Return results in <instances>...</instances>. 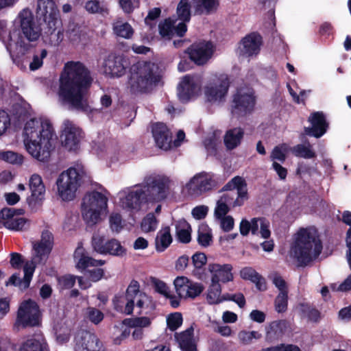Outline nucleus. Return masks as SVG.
<instances>
[{
    "mask_svg": "<svg viewBox=\"0 0 351 351\" xmlns=\"http://www.w3.org/2000/svg\"><path fill=\"white\" fill-rule=\"evenodd\" d=\"M92 82L90 71L82 63L67 62L60 77L58 92L60 101L69 109L90 112L88 91Z\"/></svg>",
    "mask_w": 351,
    "mask_h": 351,
    "instance_id": "1",
    "label": "nucleus"
},
{
    "mask_svg": "<svg viewBox=\"0 0 351 351\" xmlns=\"http://www.w3.org/2000/svg\"><path fill=\"white\" fill-rule=\"evenodd\" d=\"M54 129L49 119L38 117L27 119L24 123L22 138L27 153L38 161L49 160L52 150Z\"/></svg>",
    "mask_w": 351,
    "mask_h": 351,
    "instance_id": "2",
    "label": "nucleus"
},
{
    "mask_svg": "<svg viewBox=\"0 0 351 351\" xmlns=\"http://www.w3.org/2000/svg\"><path fill=\"white\" fill-rule=\"evenodd\" d=\"M14 25L19 29L11 31L10 33L12 44V53L16 56L19 64V59L29 52L32 48V43L39 40L42 35V28L36 22L32 12L25 8L19 12L14 21Z\"/></svg>",
    "mask_w": 351,
    "mask_h": 351,
    "instance_id": "3",
    "label": "nucleus"
},
{
    "mask_svg": "<svg viewBox=\"0 0 351 351\" xmlns=\"http://www.w3.org/2000/svg\"><path fill=\"white\" fill-rule=\"evenodd\" d=\"M53 245V237L48 230L42 232L40 241L32 243V257L31 263H27L23 267L24 277L21 279L19 274H14L6 282L5 285H14L23 290L29 287L35 267L45 264Z\"/></svg>",
    "mask_w": 351,
    "mask_h": 351,
    "instance_id": "4",
    "label": "nucleus"
},
{
    "mask_svg": "<svg viewBox=\"0 0 351 351\" xmlns=\"http://www.w3.org/2000/svg\"><path fill=\"white\" fill-rule=\"evenodd\" d=\"M160 80L158 66L153 62L141 61L130 69L128 88L134 94L147 93L156 87Z\"/></svg>",
    "mask_w": 351,
    "mask_h": 351,
    "instance_id": "5",
    "label": "nucleus"
},
{
    "mask_svg": "<svg viewBox=\"0 0 351 351\" xmlns=\"http://www.w3.org/2000/svg\"><path fill=\"white\" fill-rule=\"evenodd\" d=\"M322 249L317 230L313 228H301L295 234L291 255L300 263L306 264L316 258Z\"/></svg>",
    "mask_w": 351,
    "mask_h": 351,
    "instance_id": "6",
    "label": "nucleus"
},
{
    "mask_svg": "<svg viewBox=\"0 0 351 351\" xmlns=\"http://www.w3.org/2000/svg\"><path fill=\"white\" fill-rule=\"evenodd\" d=\"M225 189L230 191L224 193L217 201L215 208L216 219L226 216L230 208L241 206L247 199V189L245 180L239 176L233 178L226 186Z\"/></svg>",
    "mask_w": 351,
    "mask_h": 351,
    "instance_id": "7",
    "label": "nucleus"
},
{
    "mask_svg": "<svg viewBox=\"0 0 351 351\" xmlns=\"http://www.w3.org/2000/svg\"><path fill=\"white\" fill-rule=\"evenodd\" d=\"M108 192L93 191L86 193L82 199V215L88 226L101 222L108 212Z\"/></svg>",
    "mask_w": 351,
    "mask_h": 351,
    "instance_id": "8",
    "label": "nucleus"
},
{
    "mask_svg": "<svg viewBox=\"0 0 351 351\" xmlns=\"http://www.w3.org/2000/svg\"><path fill=\"white\" fill-rule=\"evenodd\" d=\"M82 167H70L62 171L56 180L57 194L63 201H71L76 197L84 176Z\"/></svg>",
    "mask_w": 351,
    "mask_h": 351,
    "instance_id": "9",
    "label": "nucleus"
},
{
    "mask_svg": "<svg viewBox=\"0 0 351 351\" xmlns=\"http://www.w3.org/2000/svg\"><path fill=\"white\" fill-rule=\"evenodd\" d=\"M255 104L254 90L248 86L241 87L233 96L231 113L236 117L245 116L254 110Z\"/></svg>",
    "mask_w": 351,
    "mask_h": 351,
    "instance_id": "10",
    "label": "nucleus"
},
{
    "mask_svg": "<svg viewBox=\"0 0 351 351\" xmlns=\"http://www.w3.org/2000/svg\"><path fill=\"white\" fill-rule=\"evenodd\" d=\"M40 323L41 312L37 303L32 300L22 302L17 311L15 326L35 327L40 326Z\"/></svg>",
    "mask_w": 351,
    "mask_h": 351,
    "instance_id": "11",
    "label": "nucleus"
},
{
    "mask_svg": "<svg viewBox=\"0 0 351 351\" xmlns=\"http://www.w3.org/2000/svg\"><path fill=\"white\" fill-rule=\"evenodd\" d=\"M170 180L163 175H151L147 176L141 186L145 191L147 199L152 201H160L165 198Z\"/></svg>",
    "mask_w": 351,
    "mask_h": 351,
    "instance_id": "12",
    "label": "nucleus"
},
{
    "mask_svg": "<svg viewBox=\"0 0 351 351\" xmlns=\"http://www.w3.org/2000/svg\"><path fill=\"white\" fill-rule=\"evenodd\" d=\"M120 206L130 211L137 212L142 209L147 197L145 191L141 185L126 188L118 193Z\"/></svg>",
    "mask_w": 351,
    "mask_h": 351,
    "instance_id": "13",
    "label": "nucleus"
},
{
    "mask_svg": "<svg viewBox=\"0 0 351 351\" xmlns=\"http://www.w3.org/2000/svg\"><path fill=\"white\" fill-rule=\"evenodd\" d=\"M229 80L225 74L213 75L204 88L206 99L213 103L221 101L228 93Z\"/></svg>",
    "mask_w": 351,
    "mask_h": 351,
    "instance_id": "14",
    "label": "nucleus"
},
{
    "mask_svg": "<svg viewBox=\"0 0 351 351\" xmlns=\"http://www.w3.org/2000/svg\"><path fill=\"white\" fill-rule=\"evenodd\" d=\"M216 185L213 175L201 172L192 177L183 186L182 191L189 195L197 197L212 190Z\"/></svg>",
    "mask_w": 351,
    "mask_h": 351,
    "instance_id": "15",
    "label": "nucleus"
},
{
    "mask_svg": "<svg viewBox=\"0 0 351 351\" xmlns=\"http://www.w3.org/2000/svg\"><path fill=\"white\" fill-rule=\"evenodd\" d=\"M62 145L69 151L78 149L80 143L83 138L81 128L70 120H64L61 134Z\"/></svg>",
    "mask_w": 351,
    "mask_h": 351,
    "instance_id": "16",
    "label": "nucleus"
},
{
    "mask_svg": "<svg viewBox=\"0 0 351 351\" xmlns=\"http://www.w3.org/2000/svg\"><path fill=\"white\" fill-rule=\"evenodd\" d=\"M202 77L198 75L184 76L178 87V97L182 102H187L200 91Z\"/></svg>",
    "mask_w": 351,
    "mask_h": 351,
    "instance_id": "17",
    "label": "nucleus"
},
{
    "mask_svg": "<svg viewBox=\"0 0 351 351\" xmlns=\"http://www.w3.org/2000/svg\"><path fill=\"white\" fill-rule=\"evenodd\" d=\"M173 285L178 297L184 300L195 298L204 289L201 283L193 282L185 276L176 278Z\"/></svg>",
    "mask_w": 351,
    "mask_h": 351,
    "instance_id": "18",
    "label": "nucleus"
},
{
    "mask_svg": "<svg viewBox=\"0 0 351 351\" xmlns=\"http://www.w3.org/2000/svg\"><path fill=\"white\" fill-rule=\"evenodd\" d=\"M213 45L210 42H199L193 44L188 49L190 59L197 65L206 64L212 57Z\"/></svg>",
    "mask_w": 351,
    "mask_h": 351,
    "instance_id": "19",
    "label": "nucleus"
},
{
    "mask_svg": "<svg viewBox=\"0 0 351 351\" xmlns=\"http://www.w3.org/2000/svg\"><path fill=\"white\" fill-rule=\"evenodd\" d=\"M36 12L50 28L58 23L59 10L55 0H37Z\"/></svg>",
    "mask_w": 351,
    "mask_h": 351,
    "instance_id": "20",
    "label": "nucleus"
},
{
    "mask_svg": "<svg viewBox=\"0 0 351 351\" xmlns=\"http://www.w3.org/2000/svg\"><path fill=\"white\" fill-rule=\"evenodd\" d=\"M29 188L31 196L27 199V202L32 209H36L40 204L45 194V186L40 175L34 173L31 176Z\"/></svg>",
    "mask_w": 351,
    "mask_h": 351,
    "instance_id": "21",
    "label": "nucleus"
},
{
    "mask_svg": "<svg viewBox=\"0 0 351 351\" xmlns=\"http://www.w3.org/2000/svg\"><path fill=\"white\" fill-rule=\"evenodd\" d=\"M125 61L121 56L109 54L103 64L104 72L111 77H121L125 73Z\"/></svg>",
    "mask_w": 351,
    "mask_h": 351,
    "instance_id": "22",
    "label": "nucleus"
},
{
    "mask_svg": "<svg viewBox=\"0 0 351 351\" xmlns=\"http://www.w3.org/2000/svg\"><path fill=\"white\" fill-rule=\"evenodd\" d=\"M75 351H106V350L95 335L83 332L76 338Z\"/></svg>",
    "mask_w": 351,
    "mask_h": 351,
    "instance_id": "23",
    "label": "nucleus"
},
{
    "mask_svg": "<svg viewBox=\"0 0 351 351\" xmlns=\"http://www.w3.org/2000/svg\"><path fill=\"white\" fill-rule=\"evenodd\" d=\"M152 134L156 145L159 148L168 150L172 147L171 133L164 123H154L152 125Z\"/></svg>",
    "mask_w": 351,
    "mask_h": 351,
    "instance_id": "24",
    "label": "nucleus"
},
{
    "mask_svg": "<svg viewBox=\"0 0 351 351\" xmlns=\"http://www.w3.org/2000/svg\"><path fill=\"white\" fill-rule=\"evenodd\" d=\"M262 43L260 35L252 33L244 37L239 45L241 54L245 56H252L258 53Z\"/></svg>",
    "mask_w": 351,
    "mask_h": 351,
    "instance_id": "25",
    "label": "nucleus"
},
{
    "mask_svg": "<svg viewBox=\"0 0 351 351\" xmlns=\"http://www.w3.org/2000/svg\"><path fill=\"white\" fill-rule=\"evenodd\" d=\"M232 267L230 264L220 265L213 263L208 265V271L211 273V281L219 283L227 282L233 280Z\"/></svg>",
    "mask_w": 351,
    "mask_h": 351,
    "instance_id": "26",
    "label": "nucleus"
},
{
    "mask_svg": "<svg viewBox=\"0 0 351 351\" xmlns=\"http://www.w3.org/2000/svg\"><path fill=\"white\" fill-rule=\"evenodd\" d=\"M311 123V128H306L305 133L308 135L319 138L326 132L328 125L324 114L320 112L313 113L308 118Z\"/></svg>",
    "mask_w": 351,
    "mask_h": 351,
    "instance_id": "27",
    "label": "nucleus"
},
{
    "mask_svg": "<svg viewBox=\"0 0 351 351\" xmlns=\"http://www.w3.org/2000/svg\"><path fill=\"white\" fill-rule=\"evenodd\" d=\"M186 25L184 23H178L177 20L166 19L159 25L160 34L167 39L171 38L175 34L182 36L186 32Z\"/></svg>",
    "mask_w": 351,
    "mask_h": 351,
    "instance_id": "28",
    "label": "nucleus"
},
{
    "mask_svg": "<svg viewBox=\"0 0 351 351\" xmlns=\"http://www.w3.org/2000/svg\"><path fill=\"white\" fill-rule=\"evenodd\" d=\"M17 210L12 208H5L1 210L0 216L5 221V228L12 230H21L26 224L27 221L22 217H14Z\"/></svg>",
    "mask_w": 351,
    "mask_h": 351,
    "instance_id": "29",
    "label": "nucleus"
},
{
    "mask_svg": "<svg viewBox=\"0 0 351 351\" xmlns=\"http://www.w3.org/2000/svg\"><path fill=\"white\" fill-rule=\"evenodd\" d=\"M73 257L78 269H84L88 267H97L105 264V261L103 260H96L88 256L81 243L75 250Z\"/></svg>",
    "mask_w": 351,
    "mask_h": 351,
    "instance_id": "30",
    "label": "nucleus"
},
{
    "mask_svg": "<svg viewBox=\"0 0 351 351\" xmlns=\"http://www.w3.org/2000/svg\"><path fill=\"white\" fill-rule=\"evenodd\" d=\"M136 285L130 284L125 295L117 296L114 299L115 308L126 315L132 313V294L135 292Z\"/></svg>",
    "mask_w": 351,
    "mask_h": 351,
    "instance_id": "31",
    "label": "nucleus"
},
{
    "mask_svg": "<svg viewBox=\"0 0 351 351\" xmlns=\"http://www.w3.org/2000/svg\"><path fill=\"white\" fill-rule=\"evenodd\" d=\"M19 351H49V349L44 336L34 334L21 344Z\"/></svg>",
    "mask_w": 351,
    "mask_h": 351,
    "instance_id": "32",
    "label": "nucleus"
},
{
    "mask_svg": "<svg viewBox=\"0 0 351 351\" xmlns=\"http://www.w3.org/2000/svg\"><path fill=\"white\" fill-rule=\"evenodd\" d=\"M244 136V130L240 127L228 130L224 136V145L227 149L232 150L239 146Z\"/></svg>",
    "mask_w": 351,
    "mask_h": 351,
    "instance_id": "33",
    "label": "nucleus"
},
{
    "mask_svg": "<svg viewBox=\"0 0 351 351\" xmlns=\"http://www.w3.org/2000/svg\"><path fill=\"white\" fill-rule=\"evenodd\" d=\"M28 52L19 59V64L17 60L15 61L16 56H14V53H12V56L14 62L19 66L21 69H26L27 65L29 64V69L31 71H35L39 69L43 65V60L47 56V52L45 49H43L40 55H34L32 61L27 60V54Z\"/></svg>",
    "mask_w": 351,
    "mask_h": 351,
    "instance_id": "34",
    "label": "nucleus"
},
{
    "mask_svg": "<svg viewBox=\"0 0 351 351\" xmlns=\"http://www.w3.org/2000/svg\"><path fill=\"white\" fill-rule=\"evenodd\" d=\"M175 337L182 350L196 351L195 344L193 339L192 328H189L180 333H176Z\"/></svg>",
    "mask_w": 351,
    "mask_h": 351,
    "instance_id": "35",
    "label": "nucleus"
},
{
    "mask_svg": "<svg viewBox=\"0 0 351 351\" xmlns=\"http://www.w3.org/2000/svg\"><path fill=\"white\" fill-rule=\"evenodd\" d=\"M195 12L199 14H210L217 10L219 0H192Z\"/></svg>",
    "mask_w": 351,
    "mask_h": 351,
    "instance_id": "36",
    "label": "nucleus"
},
{
    "mask_svg": "<svg viewBox=\"0 0 351 351\" xmlns=\"http://www.w3.org/2000/svg\"><path fill=\"white\" fill-rule=\"evenodd\" d=\"M113 33L119 37L130 39L134 34L132 27L121 19H117L112 23Z\"/></svg>",
    "mask_w": 351,
    "mask_h": 351,
    "instance_id": "37",
    "label": "nucleus"
},
{
    "mask_svg": "<svg viewBox=\"0 0 351 351\" xmlns=\"http://www.w3.org/2000/svg\"><path fill=\"white\" fill-rule=\"evenodd\" d=\"M172 242V237L170 233V228H162L157 234L156 239V249L162 252L167 249Z\"/></svg>",
    "mask_w": 351,
    "mask_h": 351,
    "instance_id": "38",
    "label": "nucleus"
},
{
    "mask_svg": "<svg viewBox=\"0 0 351 351\" xmlns=\"http://www.w3.org/2000/svg\"><path fill=\"white\" fill-rule=\"evenodd\" d=\"M176 236L178 239L184 243H187L191 240V228L189 223L184 219H180L176 224Z\"/></svg>",
    "mask_w": 351,
    "mask_h": 351,
    "instance_id": "39",
    "label": "nucleus"
},
{
    "mask_svg": "<svg viewBox=\"0 0 351 351\" xmlns=\"http://www.w3.org/2000/svg\"><path fill=\"white\" fill-rule=\"evenodd\" d=\"M295 310L302 317L313 322H317L320 317L319 311L308 304L300 303L295 306Z\"/></svg>",
    "mask_w": 351,
    "mask_h": 351,
    "instance_id": "40",
    "label": "nucleus"
},
{
    "mask_svg": "<svg viewBox=\"0 0 351 351\" xmlns=\"http://www.w3.org/2000/svg\"><path fill=\"white\" fill-rule=\"evenodd\" d=\"M221 289L219 283L211 281L207 293V301L210 304H219L225 300V295H221Z\"/></svg>",
    "mask_w": 351,
    "mask_h": 351,
    "instance_id": "41",
    "label": "nucleus"
},
{
    "mask_svg": "<svg viewBox=\"0 0 351 351\" xmlns=\"http://www.w3.org/2000/svg\"><path fill=\"white\" fill-rule=\"evenodd\" d=\"M253 234H261L264 239L270 237L269 222L265 218H254Z\"/></svg>",
    "mask_w": 351,
    "mask_h": 351,
    "instance_id": "42",
    "label": "nucleus"
},
{
    "mask_svg": "<svg viewBox=\"0 0 351 351\" xmlns=\"http://www.w3.org/2000/svg\"><path fill=\"white\" fill-rule=\"evenodd\" d=\"M290 151L296 157L306 159L313 158L316 156L315 152L313 150L311 145L308 143L296 145L290 148Z\"/></svg>",
    "mask_w": 351,
    "mask_h": 351,
    "instance_id": "43",
    "label": "nucleus"
},
{
    "mask_svg": "<svg viewBox=\"0 0 351 351\" xmlns=\"http://www.w3.org/2000/svg\"><path fill=\"white\" fill-rule=\"evenodd\" d=\"M197 242L203 247H208L213 242L211 229L206 223H202L199 226L197 230Z\"/></svg>",
    "mask_w": 351,
    "mask_h": 351,
    "instance_id": "44",
    "label": "nucleus"
},
{
    "mask_svg": "<svg viewBox=\"0 0 351 351\" xmlns=\"http://www.w3.org/2000/svg\"><path fill=\"white\" fill-rule=\"evenodd\" d=\"M125 254V249L121 245V243L112 239L106 242L104 254H110L115 256H121Z\"/></svg>",
    "mask_w": 351,
    "mask_h": 351,
    "instance_id": "45",
    "label": "nucleus"
},
{
    "mask_svg": "<svg viewBox=\"0 0 351 351\" xmlns=\"http://www.w3.org/2000/svg\"><path fill=\"white\" fill-rule=\"evenodd\" d=\"M131 284H134L136 285V289L135 292L132 294V310L134 309V304L139 308H143L146 304H147L149 302V298L148 296L140 291L139 290V284L136 280H132L131 282Z\"/></svg>",
    "mask_w": 351,
    "mask_h": 351,
    "instance_id": "46",
    "label": "nucleus"
},
{
    "mask_svg": "<svg viewBox=\"0 0 351 351\" xmlns=\"http://www.w3.org/2000/svg\"><path fill=\"white\" fill-rule=\"evenodd\" d=\"M177 16L180 21L186 25L191 18V5L188 0H180L177 7Z\"/></svg>",
    "mask_w": 351,
    "mask_h": 351,
    "instance_id": "47",
    "label": "nucleus"
},
{
    "mask_svg": "<svg viewBox=\"0 0 351 351\" xmlns=\"http://www.w3.org/2000/svg\"><path fill=\"white\" fill-rule=\"evenodd\" d=\"M158 221L153 213H148L141 222V230L144 233L154 232L158 227Z\"/></svg>",
    "mask_w": 351,
    "mask_h": 351,
    "instance_id": "48",
    "label": "nucleus"
},
{
    "mask_svg": "<svg viewBox=\"0 0 351 351\" xmlns=\"http://www.w3.org/2000/svg\"><path fill=\"white\" fill-rule=\"evenodd\" d=\"M289 150H290V148L287 144L283 143L278 145L273 149L270 158L273 162H276V160L283 162L286 159V156Z\"/></svg>",
    "mask_w": 351,
    "mask_h": 351,
    "instance_id": "49",
    "label": "nucleus"
},
{
    "mask_svg": "<svg viewBox=\"0 0 351 351\" xmlns=\"http://www.w3.org/2000/svg\"><path fill=\"white\" fill-rule=\"evenodd\" d=\"M86 10L90 13H103L108 11L107 4L101 1L90 0L86 2Z\"/></svg>",
    "mask_w": 351,
    "mask_h": 351,
    "instance_id": "50",
    "label": "nucleus"
},
{
    "mask_svg": "<svg viewBox=\"0 0 351 351\" xmlns=\"http://www.w3.org/2000/svg\"><path fill=\"white\" fill-rule=\"evenodd\" d=\"M152 320L148 317H139L134 318L125 319V324L132 328H143L149 327L151 325Z\"/></svg>",
    "mask_w": 351,
    "mask_h": 351,
    "instance_id": "51",
    "label": "nucleus"
},
{
    "mask_svg": "<svg viewBox=\"0 0 351 351\" xmlns=\"http://www.w3.org/2000/svg\"><path fill=\"white\" fill-rule=\"evenodd\" d=\"M0 159L13 165H21L23 162L21 154L12 151L0 152Z\"/></svg>",
    "mask_w": 351,
    "mask_h": 351,
    "instance_id": "52",
    "label": "nucleus"
},
{
    "mask_svg": "<svg viewBox=\"0 0 351 351\" xmlns=\"http://www.w3.org/2000/svg\"><path fill=\"white\" fill-rule=\"evenodd\" d=\"M48 27L49 29H51L49 38H45V42L51 45V46H58L63 40L64 39V32L62 30H58L57 32L55 31L56 25L53 28H50L49 26Z\"/></svg>",
    "mask_w": 351,
    "mask_h": 351,
    "instance_id": "53",
    "label": "nucleus"
},
{
    "mask_svg": "<svg viewBox=\"0 0 351 351\" xmlns=\"http://www.w3.org/2000/svg\"><path fill=\"white\" fill-rule=\"evenodd\" d=\"M288 305V292H281L278 294L274 301L275 309L278 313L285 312Z\"/></svg>",
    "mask_w": 351,
    "mask_h": 351,
    "instance_id": "54",
    "label": "nucleus"
},
{
    "mask_svg": "<svg viewBox=\"0 0 351 351\" xmlns=\"http://www.w3.org/2000/svg\"><path fill=\"white\" fill-rule=\"evenodd\" d=\"M261 335L257 331L241 330L238 333V338L243 344H250L253 339H259Z\"/></svg>",
    "mask_w": 351,
    "mask_h": 351,
    "instance_id": "55",
    "label": "nucleus"
},
{
    "mask_svg": "<svg viewBox=\"0 0 351 351\" xmlns=\"http://www.w3.org/2000/svg\"><path fill=\"white\" fill-rule=\"evenodd\" d=\"M131 326L125 324V319L121 323L119 330L118 335L114 337V342L116 344H120L123 341L128 338L131 334Z\"/></svg>",
    "mask_w": 351,
    "mask_h": 351,
    "instance_id": "56",
    "label": "nucleus"
},
{
    "mask_svg": "<svg viewBox=\"0 0 351 351\" xmlns=\"http://www.w3.org/2000/svg\"><path fill=\"white\" fill-rule=\"evenodd\" d=\"M167 324L171 330H177L182 324L181 313L177 312L169 315L167 317Z\"/></svg>",
    "mask_w": 351,
    "mask_h": 351,
    "instance_id": "57",
    "label": "nucleus"
},
{
    "mask_svg": "<svg viewBox=\"0 0 351 351\" xmlns=\"http://www.w3.org/2000/svg\"><path fill=\"white\" fill-rule=\"evenodd\" d=\"M272 283L278 289L279 293L288 292V287L285 280L277 273H272L269 276Z\"/></svg>",
    "mask_w": 351,
    "mask_h": 351,
    "instance_id": "58",
    "label": "nucleus"
},
{
    "mask_svg": "<svg viewBox=\"0 0 351 351\" xmlns=\"http://www.w3.org/2000/svg\"><path fill=\"white\" fill-rule=\"evenodd\" d=\"M109 224L112 232H119L123 227L121 216L117 213H112L109 217Z\"/></svg>",
    "mask_w": 351,
    "mask_h": 351,
    "instance_id": "59",
    "label": "nucleus"
},
{
    "mask_svg": "<svg viewBox=\"0 0 351 351\" xmlns=\"http://www.w3.org/2000/svg\"><path fill=\"white\" fill-rule=\"evenodd\" d=\"M92 247L96 252L100 254H104V249L106 247L104 237L95 233L92 237Z\"/></svg>",
    "mask_w": 351,
    "mask_h": 351,
    "instance_id": "60",
    "label": "nucleus"
},
{
    "mask_svg": "<svg viewBox=\"0 0 351 351\" xmlns=\"http://www.w3.org/2000/svg\"><path fill=\"white\" fill-rule=\"evenodd\" d=\"M86 317L93 323L97 324L104 319V314L98 309L88 307L86 311Z\"/></svg>",
    "mask_w": 351,
    "mask_h": 351,
    "instance_id": "61",
    "label": "nucleus"
},
{
    "mask_svg": "<svg viewBox=\"0 0 351 351\" xmlns=\"http://www.w3.org/2000/svg\"><path fill=\"white\" fill-rule=\"evenodd\" d=\"M219 221L220 227L224 232L231 231L234 226V220L230 215H226L221 218L217 219Z\"/></svg>",
    "mask_w": 351,
    "mask_h": 351,
    "instance_id": "62",
    "label": "nucleus"
},
{
    "mask_svg": "<svg viewBox=\"0 0 351 351\" xmlns=\"http://www.w3.org/2000/svg\"><path fill=\"white\" fill-rule=\"evenodd\" d=\"M241 276L243 279L249 280L254 282L258 280L260 275L252 267H245L241 271Z\"/></svg>",
    "mask_w": 351,
    "mask_h": 351,
    "instance_id": "63",
    "label": "nucleus"
},
{
    "mask_svg": "<svg viewBox=\"0 0 351 351\" xmlns=\"http://www.w3.org/2000/svg\"><path fill=\"white\" fill-rule=\"evenodd\" d=\"M10 125V119L8 113L0 110V136L3 134Z\"/></svg>",
    "mask_w": 351,
    "mask_h": 351,
    "instance_id": "64",
    "label": "nucleus"
}]
</instances>
